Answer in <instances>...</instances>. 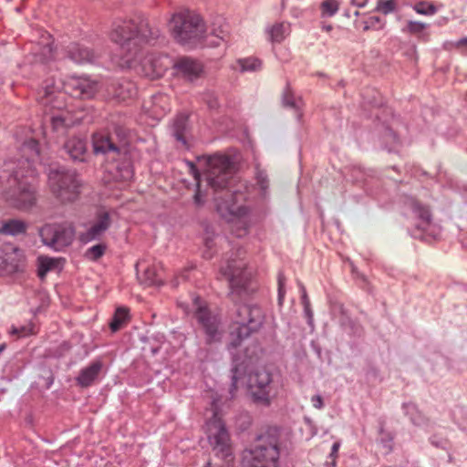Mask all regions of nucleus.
Returning a JSON list of instances; mask_svg holds the SVG:
<instances>
[{"label": "nucleus", "instance_id": "nucleus-1", "mask_svg": "<svg viewBox=\"0 0 467 467\" xmlns=\"http://www.w3.org/2000/svg\"><path fill=\"white\" fill-rule=\"evenodd\" d=\"M160 36L161 30L151 26L143 15L115 20L109 33V39L119 46L122 59L120 66L130 67L140 63L143 74L150 78H161L171 65L165 55L150 53L141 57L143 46Z\"/></svg>", "mask_w": 467, "mask_h": 467}, {"label": "nucleus", "instance_id": "nucleus-2", "mask_svg": "<svg viewBox=\"0 0 467 467\" xmlns=\"http://www.w3.org/2000/svg\"><path fill=\"white\" fill-rule=\"evenodd\" d=\"M234 173V163L229 157L214 155L207 161L203 178L206 186L213 192L218 213L227 221L236 220L242 225L236 235L242 237L247 234L246 215L249 210L241 203L244 194L230 190Z\"/></svg>", "mask_w": 467, "mask_h": 467}, {"label": "nucleus", "instance_id": "nucleus-3", "mask_svg": "<svg viewBox=\"0 0 467 467\" xmlns=\"http://www.w3.org/2000/svg\"><path fill=\"white\" fill-rule=\"evenodd\" d=\"M35 174L15 169V163L5 162L0 170V180L3 182V199L18 210H28L36 204V192L34 186Z\"/></svg>", "mask_w": 467, "mask_h": 467}, {"label": "nucleus", "instance_id": "nucleus-4", "mask_svg": "<svg viewBox=\"0 0 467 467\" xmlns=\"http://www.w3.org/2000/svg\"><path fill=\"white\" fill-rule=\"evenodd\" d=\"M65 88L66 92L70 96L88 99L93 98L98 90V83L88 78L73 77L65 83L61 80H56L54 78L46 79L42 88L38 94V101L45 108L61 110L65 106V94L62 92Z\"/></svg>", "mask_w": 467, "mask_h": 467}, {"label": "nucleus", "instance_id": "nucleus-5", "mask_svg": "<svg viewBox=\"0 0 467 467\" xmlns=\"http://www.w3.org/2000/svg\"><path fill=\"white\" fill-rule=\"evenodd\" d=\"M265 314L256 305H241L236 307L234 323L230 327L229 348L239 347L242 342L263 326Z\"/></svg>", "mask_w": 467, "mask_h": 467}, {"label": "nucleus", "instance_id": "nucleus-6", "mask_svg": "<svg viewBox=\"0 0 467 467\" xmlns=\"http://www.w3.org/2000/svg\"><path fill=\"white\" fill-rule=\"evenodd\" d=\"M280 452L276 431L260 435L251 449L244 451L243 467H277Z\"/></svg>", "mask_w": 467, "mask_h": 467}, {"label": "nucleus", "instance_id": "nucleus-7", "mask_svg": "<svg viewBox=\"0 0 467 467\" xmlns=\"http://www.w3.org/2000/svg\"><path fill=\"white\" fill-rule=\"evenodd\" d=\"M244 252L239 249L234 254L227 256L220 267V275L226 279L231 294H248L254 290L251 286L252 272L247 269V264L242 257Z\"/></svg>", "mask_w": 467, "mask_h": 467}, {"label": "nucleus", "instance_id": "nucleus-8", "mask_svg": "<svg viewBox=\"0 0 467 467\" xmlns=\"http://www.w3.org/2000/svg\"><path fill=\"white\" fill-rule=\"evenodd\" d=\"M47 184L54 197L63 203L76 201L82 186L76 171L63 166L50 168Z\"/></svg>", "mask_w": 467, "mask_h": 467}, {"label": "nucleus", "instance_id": "nucleus-9", "mask_svg": "<svg viewBox=\"0 0 467 467\" xmlns=\"http://www.w3.org/2000/svg\"><path fill=\"white\" fill-rule=\"evenodd\" d=\"M170 29L174 39L182 45H192L204 37L205 26L201 16L189 10L172 15Z\"/></svg>", "mask_w": 467, "mask_h": 467}, {"label": "nucleus", "instance_id": "nucleus-10", "mask_svg": "<svg viewBox=\"0 0 467 467\" xmlns=\"http://www.w3.org/2000/svg\"><path fill=\"white\" fill-rule=\"evenodd\" d=\"M128 144V130L120 121L111 120L109 134H96L93 137V149L96 154L111 155L112 159L126 152Z\"/></svg>", "mask_w": 467, "mask_h": 467}, {"label": "nucleus", "instance_id": "nucleus-11", "mask_svg": "<svg viewBox=\"0 0 467 467\" xmlns=\"http://www.w3.org/2000/svg\"><path fill=\"white\" fill-rule=\"evenodd\" d=\"M206 425L210 444L215 451L216 455L225 462V466L222 467H230V463L233 462V453L229 442L230 437L224 423L218 417L216 411L213 412V417L208 420Z\"/></svg>", "mask_w": 467, "mask_h": 467}, {"label": "nucleus", "instance_id": "nucleus-12", "mask_svg": "<svg viewBox=\"0 0 467 467\" xmlns=\"http://www.w3.org/2000/svg\"><path fill=\"white\" fill-rule=\"evenodd\" d=\"M247 388L253 402L258 406L269 407L275 396L272 375L265 369L250 373Z\"/></svg>", "mask_w": 467, "mask_h": 467}, {"label": "nucleus", "instance_id": "nucleus-13", "mask_svg": "<svg viewBox=\"0 0 467 467\" xmlns=\"http://www.w3.org/2000/svg\"><path fill=\"white\" fill-rule=\"evenodd\" d=\"M42 242L57 251L68 246L75 235V230L71 223L46 224L39 231Z\"/></svg>", "mask_w": 467, "mask_h": 467}, {"label": "nucleus", "instance_id": "nucleus-14", "mask_svg": "<svg viewBox=\"0 0 467 467\" xmlns=\"http://www.w3.org/2000/svg\"><path fill=\"white\" fill-rule=\"evenodd\" d=\"M199 301V297L194 299L196 306L194 316L206 336V343L219 342L223 335L220 328V319L216 315H213L205 306H201Z\"/></svg>", "mask_w": 467, "mask_h": 467}, {"label": "nucleus", "instance_id": "nucleus-15", "mask_svg": "<svg viewBox=\"0 0 467 467\" xmlns=\"http://www.w3.org/2000/svg\"><path fill=\"white\" fill-rule=\"evenodd\" d=\"M402 203L405 214L416 220V229L426 231L432 220L430 208L416 198L408 195L403 197Z\"/></svg>", "mask_w": 467, "mask_h": 467}, {"label": "nucleus", "instance_id": "nucleus-16", "mask_svg": "<svg viewBox=\"0 0 467 467\" xmlns=\"http://www.w3.org/2000/svg\"><path fill=\"white\" fill-rule=\"evenodd\" d=\"M22 151L25 155V159L18 160L15 162V169L25 171L27 173L35 174L36 171L32 169V162L39 155L38 142L36 140L30 139L26 140L22 146Z\"/></svg>", "mask_w": 467, "mask_h": 467}, {"label": "nucleus", "instance_id": "nucleus-17", "mask_svg": "<svg viewBox=\"0 0 467 467\" xmlns=\"http://www.w3.org/2000/svg\"><path fill=\"white\" fill-rule=\"evenodd\" d=\"M63 150L74 162H84L88 157V143L85 139L71 137L66 140Z\"/></svg>", "mask_w": 467, "mask_h": 467}, {"label": "nucleus", "instance_id": "nucleus-18", "mask_svg": "<svg viewBox=\"0 0 467 467\" xmlns=\"http://www.w3.org/2000/svg\"><path fill=\"white\" fill-rule=\"evenodd\" d=\"M111 221L108 213H101L96 223H94L85 233L80 235V241L89 243L99 240L109 228Z\"/></svg>", "mask_w": 467, "mask_h": 467}, {"label": "nucleus", "instance_id": "nucleus-19", "mask_svg": "<svg viewBox=\"0 0 467 467\" xmlns=\"http://www.w3.org/2000/svg\"><path fill=\"white\" fill-rule=\"evenodd\" d=\"M178 74L185 79L193 81L202 73V66L198 61L190 57H181L174 63Z\"/></svg>", "mask_w": 467, "mask_h": 467}, {"label": "nucleus", "instance_id": "nucleus-20", "mask_svg": "<svg viewBox=\"0 0 467 467\" xmlns=\"http://www.w3.org/2000/svg\"><path fill=\"white\" fill-rule=\"evenodd\" d=\"M68 57L78 64L92 62L97 57L96 54L87 47L72 43L67 47Z\"/></svg>", "mask_w": 467, "mask_h": 467}, {"label": "nucleus", "instance_id": "nucleus-21", "mask_svg": "<svg viewBox=\"0 0 467 467\" xmlns=\"http://www.w3.org/2000/svg\"><path fill=\"white\" fill-rule=\"evenodd\" d=\"M102 368V363L99 360L92 362L89 366L80 370L76 380L82 388L91 386L98 379Z\"/></svg>", "mask_w": 467, "mask_h": 467}, {"label": "nucleus", "instance_id": "nucleus-22", "mask_svg": "<svg viewBox=\"0 0 467 467\" xmlns=\"http://www.w3.org/2000/svg\"><path fill=\"white\" fill-rule=\"evenodd\" d=\"M188 130V116L184 113L179 114L173 120L172 135L183 146H187L186 135Z\"/></svg>", "mask_w": 467, "mask_h": 467}, {"label": "nucleus", "instance_id": "nucleus-23", "mask_svg": "<svg viewBox=\"0 0 467 467\" xmlns=\"http://www.w3.org/2000/svg\"><path fill=\"white\" fill-rule=\"evenodd\" d=\"M83 119L82 117H76L73 119L69 112H60L58 114H53L50 117L52 128L54 130L57 131L61 128H67L73 126L77 122H80Z\"/></svg>", "mask_w": 467, "mask_h": 467}, {"label": "nucleus", "instance_id": "nucleus-24", "mask_svg": "<svg viewBox=\"0 0 467 467\" xmlns=\"http://www.w3.org/2000/svg\"><path fill=\"white\" fill-rule=\"evenodd\" d=\"M26 231V223L18 219H11L5 222L0 228V233L7 235H17Z\"/></svg>", "mask_w": 467, "mask_h": 467}, {"label": "nucleus", "instance_id": "nucleus-25", "mask_svg": "<svg viewBox=\"0 0 467 467\" xmlns=\"http://www.w3.org/2000/svg\"><path fill=\"white\" fill-rule=\"evenodd\" d=\"M140 264L136 265L137 275L141 284L145 285H160L161 284V279L157 277L156 271L153 267L147 266L142 275L140 274Z\"/></svg>", "mask_w": 467, "mask_h": 467}, {"label": "nucleus", "instance_id": "nucleus-26", "mask_svg": "<svg viewBox=\"0 0 467 467\" xmlns=\"http://www.w3.org/2000/svg\"><path fill=\"white\" fill-rule=\"evenodd\" d=\"M54 58V49L50 43L44 44L33 53V62L47 64Z\"/></svg>", "mask_w": 467, "mask_h": 467}, {"label": "nucleus", "instance_id": "nucleus-27", "mask_svg": "<svg viewBox=\"0 0 467 467\" xmlns=\"http://www.w3.org/2000/svg\"><path fill=\"white\" fill-rule=\"evenodd\" d=\"M189 166L191 169V172L196 181V192L193 196V202L196 206H202L204 203V197L206 193L203 192L202 187V180L201 179V174L199 173L197 168L192 162H189Z\"/></svg>", "mask_w": 467, "mask_h": 467}, {"label": "nucleus", "instance_id": "nucleus-28", "mask_svg": "<svg viewBox=\"0 0 467 467\" xmlns=\"http://www.w3.org/2000/svg\"><path fill=\"white\" fill-rule=\"evenodd\" d=\"M282 103L284 107L290 108L298 111L302 105V99H296L291 89L290 84L287 82L282 95Z\"/></svg>", "mask_w": 467, "mask_h": 467}, {"label": "nucleus", "instance_id": "nucleus-29", "mask_svg": "<svg viewBox=\"0 0 467 467\" xmlns=\"http://www.w3.org/2000/svg\"><path fill=\"white\" fill-rule=\"evenodd\" d=\"M290 33V26L286 23H279L274 25L269 30L270 40L272 42L280 43Z\"/></svg>", "mask_w": 467, "mask_h": 467}, {"label": "nucleus", "instance_id": "nucleus-30", "mask_svg": "<svg viewBox=\"0 0 467 467\" xmlns=\"http://www.w3.org/2000/svg\"><path fill=\"white\" fill-rule=\"evenodd\" d=\"M406 413L410 415V420L414 425L423 426L427 424L428 419L422 415L420 411L418 410V408L414 404H407L405 406Z\"/></svg>", "mask_w": 467, "mask_h": 467}, {"label": "nucleus", "instance_id": "nucleus-31", "mask_svg": "<svg viewBox=\"0 0 467 467\" xmlns=\"http://www.w3.org/2000/svg\"><path fill=\"white\" fill-rule=\"evenodd\" d=\"M129 317L128 315V309L125 307H119L117 308L114 317L112 318V321L109 324L110 329L113 332L118 331L122 325L127 321Z\"/></svg>", "mask_w": 467, "mask_h": 467}, {"label": "nucleus", "instance_id": "nucleus-32", "mask_svg": "<svg viewBox=\"0 0 467 467\" xmlns=\"http://www.w3.org/2000/svg\"><path fill=\"white\" fill-rule=\"evenodd\" d=\"M255 171V180L256 184L259 186L261 194L264 198L267 196L268 189H269V179L268 175L264 170H261L258 166H256Z\"/></svg>", "mask_w": 467, "mask_h": 467}, {"label": "nucleus", "instance_id": "nucleus-33", "mask_svg": "<svg viewBox=\"0 0 467 467\" xmlns=\"http://www.w3.org/2000/svg\"><path fill=\"white\" fill-rule=\"evenodd\" d=\"M59 263L57 260L49 257H39L38 275L44 278L47 272L57 268Z\"/></svg>", "mask_w": 467, "mask_h": 467}, {"label": "nucleus", "instance_id": "nucleus-34", "mask_svg": "<svg viewBox=\"0 0 467 467\" xmlns=\"http://www.w3.org/2000/svg\"><path fill=\"white\" fill-rule=\"evenodd\" d=\"M339 7L337 0H324L321 3L320 8L323 16H333Z\"/></svg>", "mask_w": 467, "mask_h": 467}, {"label": "nucleus", "instance_id": "nucleus-35", "mask_svg": "<svg viewBox=\"0 0 467 467\" xmlns=\"http://www.w3.org/2000/svg\"><path fill=\"white\" fill-rule=\"evenodd\" d=\"M106 249L107 246L105 244H97L86 251L85 256L89 260L96 261L105 254Z\"/></svg>", "mask_w": 467, "mask_h": 467}, {"label": "nucleus", "instance_id": "nucleus-36", "mask_svg": "<svg viewBox=\"0 0 467 467\" xmlns=\"http://www.w3.org/2000/svg\"><path fill=\"white\" fill-rule=\"evenodd\" d=\"M413 9L420 15L431 16L437 12V8L433 4L426 1H420L414 5Z\"/></svg>", "mask_w": 467, "mask_h": 467}, {"label": "nucleus", "instance_id": "nucleus-37", "mask_svg": "<svg viewBox=\"0 0 467 467\" xmlns=\"http://www.w3.org/2000/svg\"><path fill=\"white\" fill-rule=\"evenodd\" d=\"M239 64L243 71H256L261 68V61L255 57L240 59Z\"/></svg>", "mask_w": 467, "mask_h": 467}, {"label": "nucleus", "instance_id": "nucleus-38", "mask_svg": "<svg viewBox=\"0 0 467 467\" xmlns=\"http://www.w3.org/2000/svg\"><path fill=\"white\" fill-rule=\"evenodd\" d=\"M396 0H379L375 11L389 15L396 10Z\"/></svg>", "mask_w": 467, "mask_h": 467}, {"label": "nucleus", "instance_id": "nucleus-39", "mask_svg": "<svg viewBox=\"0 0 467 467\" xmlns=\"http://www.w3.org/2000/svg\"><path fill=\"white\" fill-rule=\"evenodd\" d=\"M117 173L113 176L115 181L128 182L132 178L133 172L129 166L116 167Z\"/></svg>", "mask_w": 467, "mask_h": 467}, {"label": "nucleus", "instance_id": "nucleus-40", "mask_svg": "<svg viewBox=\"0 0 467 467\" xmlns=\"http://www.w3.org/2000/svg\"><path fill=\"white\" fill-rule=\"evenodd\" d=\"M232 383L230 387V393L232 397L234 396V391L237 389V382L238 379L243 376V370L240 369L238 365H234L232 369Z\"/></svg>", "mask_w": 467, "mask_h": 467}, {"label": "nucleus", "instance_id": "nucleus-41", "mask_svg": "<svg viewBox=\"0 0 467 467\" xmlns=\"http://www.w3.org/2000/svg\"><path fill=\"white\" fill-rule=\"evenodd\" d=\"M202 99L211 109H215L219 107L218 98L213 91L208 90L203 93Z\"/></svg>", "mask_w": 467, "mask_h": 467}, {"label": "nucleus", "instance_id": "nucleus-42", "mask_svg": "<svg viewBox=\"0 0 467 467\" xmlns=\"http://www.w3.org/2000/svg\"><path fill=\"white\" fill-rule=\"evenodd\" d=\"M33 329L34 327L32 325L21 326L19 327H13L10 333L12 335H16L18 337H23L33 334Z\"/></svg>", "mask_w": 467, "mask_h": 467}, {"label": "nucleus", "instance_id": "nucleus-43", "mask_svg": "<svg viewBox=\"0 0 467 467\" xmlns=\"http://www.w3.org/2000/svg\"><path fill=\"white\" fill-rule=\"evenodd\" d=\"M426 28V24L416 21H409L407 29L411 34H419Z\"/></svg>", "mask_w": 467, "mask_h": 467}, {"label": "nucleus", "instance_id": "nucleus-44", "mask_svg": "<svg viewBox=\"0 0 467 467\" xmlns=\"http://www.w3.org/2000/svg\"><path fill=\"white\" fill-rule=\"evenodd\" d=\"M285 277L283 273L278 274V301L281 305L285 296Z\"/></svg>", "mask_w": 467, "mask_h": 467}, {"label": "nucleus", "instance_id": "nucleus-45", "mask_svg": "<svg viewBox=\"0 0 467 467\" xmlns=\"http://www.w3.org/2000/svg\"><path fill=\"white\" fill-rule=\"evenodd\" d=\"M381 20L379 16H371L368 21L365 22L363 30L368 31L372 27H375L377 24H380Z\"/></svg>", "mask_w": 467, "mask_h": 467}, {"label": "nucleus", "instance_id": "nucleus-46", "mask_svg": "<svg viewBox=\"0 0 467 467\" xmlns=\"http://www.w3.org/2000/svg\"><path fill=\"white\" fill-rule=\"evenodd\" d=\"M312 404L316 409H322L324 406L323 399L320 395H314L311 399Z\"/></svg>", "mask_w": 467, "mask_h": 467}, {"label": "nucleus", "instance_id": "nucleus-47", "mask_svg": "<svg viewBox=\"0 0 467 467\" xmlns=\"http://www.w3.org/2000/svg\"><path fill=\"white\" fill-rule=\"evenodd\" d=\"M431 442L432 445L438 448H445L447 441L443 439H438L436 436L431 438Z\"/></svg>", "mask_w": 467, "mask_h": 467}, {"label": "nucleus", "instance_id": "nucleus-48", "mask_svg": "<svg viewBox=\"0 0 467 467\" xmlns=\"http://www.w3.org/2000/svg\"><path fill=\"white\" fill-rule=\"evenodd\" d=\"M304 312L307 318V323L309 326H313V311L311 309V306H304Z\"/></svg>", "mask_w": 467, "mask_h": 467}, {"label": "nucleus", "instance_id": "nucleus-49", "mask_svg": "<svg viewBox=\"0 0 467 467\" xmlns=\"http://www.w3.org/2000/svg\"><path fill=\"white\" fill-rule=\"evenodd\" d=\"M300 289H301V292H302L301 302H302L303 306H310V301H309L308 296L306 295V288H305V286L303 285H300Z\"/></svg>", "mask_w": 467, "mask_h": 467}, {"label": "nucleus", "instance_id": "nucleus-50", "mask_svg": "<svg viewBox=\"0 0 467 467\" xmlns=\"http://www.w3.org/2000/svg\"><path fill=\"white\" fill-rule=\"evenodd\" d=\"M206 234L207 236L205 237L204 239V242H205V245L208 247V248H211L212 245H213V238H212V235L213 234V231L210 232V227L207 226L206 227Z\"/></svg>", "mask_w": 467, "mask_h": 467}, {"label": "nucleus", "instance_id": "nucleus-51", "mask_svg": "<svg viewBox=\"0 0 467 467\" xmlns=\"http://www.w3.org/2000/svg\"><path fill=\"white\" fill-rule=\"evenodd\" d=\"M212 34L214 35L220 40H225L228 32L227 30L221 28L219 32H217V30L214 29Z\"/></svg>", "mask_w": 467, "mask_h": 467}, {"label": "nucleus", "instance_id": "nucleus-52", "mask_svg": "<svg viewBox=\"0 0 467 467\" xmlns=\"http://www.w3.org/2000/svg\"><path fill=\"white\" fill-rule=\"evenodd\" d=\"M368 0H351V3L358 7H364Z\"/></svg>", "mask_w": 467, "mask_h": 467}, {"label": "nucleus", "instance_id": "nucleus-53", "mask_svg": "<svg viewBox=\"0 0 467 467\" xmlns=\"http://www.w3.org/2000/svg\"><path fill=\"white\" fill-rule=\"evenodd\" d=\"M456 47H467V37H463V38L458 40L456 43Z\"/></svg>", "mask_w": 467, "mask_h": 467}, {"label": "nucleus", "instance_id": "nucleus-54", "mask_svg": "<svg viewBox=\"0 0 467 467\" xmlns=\"http://www.w3.org/2000/svg\"><path fill=\"white\" fill-rule=\"evenodd\" d=\"M388 135L392 137L394 140H397V136L392 130H388Z\"/></svg>", "mask_w": 467, "mask_h": 467}, {"label": "nucleus", "instance_id": "nucleus-55", "mask_svg": "<svg viewBox=\"0 0 467 467\" xmlns=\"http://www.w3.org/2000/svg\"><path fill=\"white\" fill-rule=\"evenodd\" d=\"M159 350V348L158 347H152L150 348V351L151 352V354L155 355Z\"/></svg>", "mask_w": 467, "mask_h": 467}, {"label": "nucleus", "instance_id": "nucleus-56", "mask_svg": "<svg viewBox=\"0 0 467 467\" xmlns=\"http://www.w3.org/2000/svg\"><path fill=\"white\" fill-rule=\"evenodd\" d=\"M323 29H325L326 31L329 32L330 30H332V26L331 25L324 26Z\"/></svg>", "mask_w": 467, "mask_h": 467}, {"label": "nucleus", "instance_id": "nucleus-57", "mask_svg": "<svg viewBox=\"0 0 467 467\" xmlns=\"http://www.w3.org/2000/svg\"><path fill=\"white\" fill-rule=\"evenodd\" d=\"M5 348V344H1L0 345V353Z\"/></svg>", "mask_w": 467, "mask_h": 467}, {"label": "nucleus", "instance_id": "nucleus-58", "mask_svg": "<svg viewBox=\"0 0 467 467\" xmlns=\"http://www.w3.org/2000/svg\"><path fill=\"white\" fill-rule=\"evenodd\" d=\"M211 44L214 45V46H218L219 45V42L216 41V42H211Z\"/></svg>", "mask_w": 467, "mask_h": 467}]
</instances>
